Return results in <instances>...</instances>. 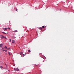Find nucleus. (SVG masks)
Listing matches in <instances>:
<instances>
[{
  "label": "nucleus",
  "mask_w": 74,
  "mask_h": 74,
  "mask_svg": "<svg viewBox=\"0 0 74 74\" xmlns=\"http://www.w3.org/2000/svg\"><path fill=\"white\" fill-rule=\"evenodd\" d=\"M8 53L9 54V55L10 56L11 55V54H10V52H8Z\"/></svg>",
  "instance_id": "obj_7"
},
{
  "label": "nucleus",
  "mask_w": 74,
  "mask_h": 74,
  "mask_svg": "<svg viewBox=\"0 0 74 74\" xmlns=\"http://www.w3.org/2000/svg\"><path fill=\"white\" fill-rule=\"evenodd\" d=\"M9 40H10V42H11V39H9Z\"/></svg>",
  "instance_id": "obj_18"
},
{
  "label": "nucleus",
  "mask_w": 74,
  "mask_h": 74,
  "mask_svg": "<svg viewBox=\"0 0 74 74\" xmlns=\"http://www.w3.org/2000/svg\"><path fill=\"white\" fill-rule=\"evenodd\" d=\"M25 54H23V57H24V56H25Z\"/></svg>",
  "instance_id": "obj_19"
},
{
  "label": "nucleus",
  "mask_w": 74,
  "mask_h": 74,
  "mask_svg": "<svg viewBox=\"0 0 74 74\" xmlns=\"http://www.w3.org/2000/svg\"><path fill=\"white\" fill-rule=\"evenodd\" d=\"M1 37L0 36V38Z\"/></svg>",
  "instance_id": "obj_30"
},
{
  "label": "nucleus",
  "mask_w": 74,
  "mask_h": 74,
  "mask_svg": "<svg viewBox=\"0 0 74 74\" xmlns=\"http://www.w3.org/2000/svg\"><path fill=\"white\" fill-rule=\"evenodd\" d=\"M3 51H5V52H7V50H3Z\"/></svg>",
  "instance_id": "obj_11"
},
{
  "label": "nucleus",
  "mask_w": 74,
  "mask_h": 74,
  "mask_svg": "<svg viewBox=\"0 0 74 74\" xmlns=\"http://www.w3.org/2000/svg\"><path fill=\"white\" fill-rule=\"evenodd\" d=\"M4 45V44H0V47H3V45Z\"/></svg>",
  "instance_id": "obj_2"
},
{
  "label": "nucleus",
  "mask_w": 74,
  "mask_h": 74,
  "mask_svg": "<svg viewBox=\"0 0 74 74\" xmlns=\"http://www.w3.org/2000/svg\"><path fill=\"white\" fill-rule=\"evenodd\" d=\"M8 71H9V72H10V71L9 70Z\"/></svg>",
  "instance_id": "obj_25"
},
{
  "label": "nucleus",
  "mask_w": 74,
  "mask_h": 74,
  "mask_svg": "<svg viewBox=\"0 0 74 74\" xmlns=\"http://www.w3.org/2000/svg\"><path fill=\"white\" fill-rule=\"evenodd\" d=\"M4 31H5V30H4Z\"/></svg>",
  "instance_id": "obj_28"
},
{
  "label": "nucleus",
  "mask_w": 74,
  "mask_h": 74,
  "mask_svg": "<svg viewBox=\"0 0 74 74\" xmlns=\"http://www.w3.org/2000/svg\"><path fill=\"white\" fill-rule=\"evenodd\" d=\"M42 28H44V27H45L44 26H42Z\"/></svg>",
  "instance_id": "obj_21"
},
{
  "label": "nucleus",
  "mask_w": 74,
  "mask_h": 74,
  "mask_svg": "<svg viewBox=\"0 0 74 74\" xmlns=\"http://www.w3.org/2000/svg\"><path fill=\"white\" fill-rule=\"evenodd\" d=\"M12 41L13 44H15V40H12Z\"/></svg>",
  "instance_id": "obj_4"
},
{
  "label": "nucleus",
  "mask_w": 74,
  "mask_h": 74,
  "mask_svg": "<svg viewBox=\"0 0 74 74\" xmlns=\"http://www.w3.org/2000/svg\"><path fill=\"white\" fill-rule=\"evenodd\" d=\"M5 48L6 49H8V48H7V46H5Z\"/></svg>",
  "instance_id": "obj_6"
},
{
  "label": "nucleus",
  "mask_w": 74,
  "mask_h": 74,
  "mask_svg": "<svg viewBox=\"0 0 74 74\" xmlns=\"http://www.w3.org/2000/svg\"><path fill=\"white\" fill-rule=\"evenodd\" d=\"M2 33H3V34H6V33H5V32H2Z\"/></svg>",
  "instance_id": "obj_8"
},
{
  "label": "nucleus",
  "mask_w": 74,
  "mask_h": 74,
  "mask_svg": "<svg viewBox=\"0 0 74 74\" xmlns=\"http://www.w3.org/2000/svg\"><path fill=\"white\" fill-rule=\"evenodd\" d=\"M7 28H5V30H7Z\"/></svg>",
  "instance_id": "obj_14"
},
{
  "label": "nucleus",
  "mask_w": 74,
  "mask_h": 74,
  "mask_svg": "<svg viewBox=\"0 0 74 74\" xmlns=\"http://www.w3.org/2000/svg\"><path fill=\"white\" fill-rule=\"evenodd\" d=\"M5 66H6V67H7V64H5Z\"/></svg>",
  "instance_id": "obj_24"
},
{
  "label": "nucleus",
  "mask_w": 74,
  "mask_h": 74,
  "mask_svg": "<svg viewBox=\"0 0 74 74\" xmlns=\"http://www.w3.org/2000/svg\"><path fill=\"white\" fill-rule=\"evenodd\" d=\"M14 38H16V37H14Z\"/></svg>",
  "instance_id": "obj_27"
},
{
  "label": "nucleus",
  "mask_w": 74,
  "mask_h": 74,
  "mask_svg": "<svg viewBox=\"0 0 74 74\" xmlns=\"http://www.w3.org/2000/svg\"><path fill=\"white\" fill-rule=\"evenodd\" d=\"M38 29H40V30H42V27H39Z\"/></svg>",
  "instance_id": "obj_5"
},
{
  "label": "nucleus",
  "mask_w": 74,
  "mask_h": 74,
  "mask_svg": "<svg viewBox=\"0 0 74 74\" xmlns=\"http://www.w3.org/2000/svg\"><path fill=\"white\" fill-rule=\"evenodd\" d=\"M2 39H3V38H4V36H2Z\"/></svg>",
  "instance_id": "obj_10"
},
{
  "label": "nucleus",
  "mask_w": 74,
  "mask_h": 74,
  "mask_svg": "<svg viewBox=\"0 0 74 74\" xmlns=\"http://www.w3.org/2000/svg\"><path fill=\"white\" fill-rule=\"evenodd\" d=\"M4 38L5 39H7V37H4Z\"/></svg>",
  "instance_id": "obj_13"
},
{
  "label": "nucleus",
  "mask_w": 74,
  "mask_h": 74,
  "mask_svg": "<svg viewBox=\"0 0 74 74\" xmlns=\"http://www.w3.org/2000/svg\"><path fill=\"white\" fill-rule=\"evenodd\" d=\"M4 31H5V30H4Z\"/></svg>",
  "instance_id": "obj_29"
},
{
  "label": "nucleus",
  "mask_w": 74,
  "mask_h": 74,
  "mask_svg": "<svg viewBox=\"0 0 74 74\" xmlns=\"http://www.w3.org/2000/svg\"><path fill=\"white\" fill-rule=\"evenodd\" d=\"M14 71H19V69L17 68H15L14 69Z\"/></svg>",
  "instance_id": "obj_1"
},
{
  "label": "nucleus",
  "mask_w": 74,
  "mask_h": 74,
  "mask_svg": "<svg viewBox=\"0 0 74 74\" xmlns=\"http://www.w3.org/2000/svg\"><path fill=\"white\" fill-rule=\"evenodd\" d=\"M0 36L1 38H2V36H3V35H0Z\"/></svg>",
  "instance_id": "obj_15"
},
{
  "label": "nucleus",
  "mask_w": 74,
  "mask_h": 74,
  "mask_svg": "<svg viewBox=\"0 0 74 74\" xmlns=\"http://www.w3.org/2000/svg\"><path fill=\"white\" fill-rule=\"evenodd\" d=\"M27 54V53H25V55H26Z\"/></svg>",
  "instance_id": "obj_26"
},
{
  "label": "nucleus",
  "mask_w": 74,
  "mask_h": 74,
  "mask_svg": "<svg viewBox=\"0 0 74 74\" xmlns=\"http://www.w3.org/2000/svg\"><path fill=\"white\" fill-rule=\"evenodd\" d=\"M16 11H18V9H16Z\"/></svg>",
  "instance_id": "obj_23"
},
{
  "label": "nucleus",
  "mask_w": 74,
  "mask_h": 74,
  "mask_svg": "<svg viewBox=\"0 0 74 74\" xmlns=\"http://www.w3.org/2000/svg\"><path fill=\"white\" fill-rule=\"evenodd\" d=\"M3 30H5V28H3Z\"/></svg>",
  "instance_id": "obj_22"
},
{
  "label": "nucleus",
  "mask_w": 74,
  "mask_h": 74,
  "mask_svg": "<svg viewBox=\"0 0 74 74\" xmlns=\"http://www.w3.org/2000/svg\"><path fill=\"white\" fill-rule=\"evenodd\" d=\"M23 52H20V54L21 55H23Z\"/></svg>",
  "instance_id": "obj_3"
},
{
  "label": "nucleus",
  "mask_w": 74,
  "mask_h": 74,
  "mask_svg": "<svg viewBox=\"0 0 74 74\" xmlns=\"http://www.w3.org/2000/svg\"><path fill=\"white\" fill-rule=\"evenodd\" d=\"M0 68H1V69H3V67H2V66H1Z\"/></svg>",
  "instance_id": "obj_16"
},
{
  "label": "nucleus",
  "mask_w": 74,
  "mask_h": 74,
  "mask_svg": "<svg viewBox=\"0 0 74 74\" xmlns=\"http://www.w3.org/2000/svg\"><path fill=\"white\" fill-rule=\"evenodd\" d=\"M8 30H10V27H8Z\"/></svg>",
  "instance_id": "obj_12"
},
{
  "label": "nucleus",
  "mask_w": 74,
  "mask_h": 74,
  "mask_svg": "<svg viewBox=\"0 0 74 74\" xmlns=\"http://www.w3.org/2000/svg\"><path fill=\"white\" fill-rule=\"evenodd\" d=\"M8 49H10V48L9 47V48H8Z\"/></svg>",
  "instance_id": "obj_20"
},
{
  "label": "nucleus",
  "mask_w": 74,
  "mask_h": 74,
  "mask_svg": "<svg viewBox=\"0 0 74 74\" xmlns=\"http://www.w3.org/2000/svg\"><path fill=\"white\" fill-rule=\"evenodd\" d=\"M14 32H17V30H14Z\"/></svg>",
  "instance_id": "obj_17"
},
{
  "label": "nucleus",
  "mask_w": 74,
  "mask_h": 74,
  "mask_svg": "<svg viewBox=\"0 0 74 74\" xmlns=\"http://www.w3.org/2000/svg\"><path fill=\"white\" fill-rule=\"evenodd\" d=\"M28 52H31V51H30V50H28Z\"/></svg>",
  "instance_id": "obj_9"
}]
</instances>
